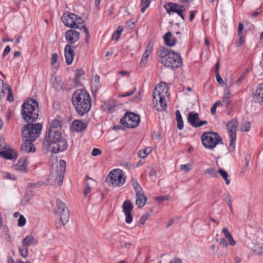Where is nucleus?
I'll return each instance as SVG.
<instances>
[{
  "mask_svg": "<svg viewBox=\"0 0 263 263\" xmlns=\"http://www.w3.org/2000/svg\"><path fill=\"white\" fill-rule=\"evenodd\" d=\"M22 118L28 124L25 125L22 129V135L24 142L21 151L26 153L32 151L33 148V98L26 100L22 105Z\"/></svg>",
  "mask_w": 263,
  "mask_h": 263,
  "instance_id": "1",
  "label": "nucleus"
},
{
  "mask_svg": "<svg viewBox=\"0 0 263 263\" xmlns=\"http://www.w3.org/2000/svg\"><path fill=\"white\" fill-rule=\"evenodd\" d=\"M71 101L77 114L82 116L87 114L91 106V98L85 89H79L72 94Z\"/></svg>",
  "mask_w": 263,
  "mask_h": 263,
  "instance_id": "2",
  "label": "nucleus"
},
{
  "mask_svg": "<svg viewBox=\"0 0 263 263\" xmlns=\"http://www.w3.org/2000/svg\"><path fill=\"white\" fill-rule=\"evenodd\" d=\"M53 130L48 129L46 132L44 144L55 154L65 151L67 147V143L62 137L61 131Z\"/></svg>",
  "mask_w": 263,
  "mask_h": 263,
  "instance_id": "3",
  "label": "nucleus"
},
{
  "mask_svg": "<svg viewBox=\"0 0 263 263\" xmlns=\"http://www.w3.org/2000/svg\"><path fill=\"white\" fill-rule=\"evenodd\" d=\"M50 173L47 179L49 185H53L57 182L59 186L62 184L64 172L66 168V162L60 160L58 165V159L53 155L50 157Z\"/></svg>",
  "mask_w": 263,
  "mask_h": 263,
  "instance_id": "4",
  "label": "nucleus"
},
{
  "mask_svg": "<svg viewBox=\"0 0 263 263\" xmlns=\"http://www.w3.org/2000/svg\"><path fill=\"white\" fill-rule=\"evenodd\" d=\"M168 88L165 83H159L153 90V104L155 108L158 111L166 109L167 106L166 97Z\"/></svg>",
  "mask_w": 263,
  "mask_h": 263,
  "instance_id": "5",
  "label": "nucleus"
},
{
  "mask_svg": "<svg viewBox=\"0 0 263 263\" xmlns=\"http://www.w3.org/2000/svg\"><path fill=\"white\" fill-rule=\"evenodd\" d=\"M160 62L167 67L176 68L182 65V59L179 53L168 50L163 47L159 52Z\"/></svg>",
  "mask_w": 263,
  "mask_h": 263,
  "instance_id": "6",
  "label": "nucleus"
},
{
  "mask_svg": "<svg viewBox=\"0 0 263 263\" xmlns=\"http://www.w3.org/2000/svg\"><path fill=\"white\" fill-rule=\"evenodd\" d=\"M201 140L203 146L210 150L215 148L219 143H223L220 135L214 132H204L201 135Z\"/></svg>",
  "mask_w": 263,
  "mask_h": 263,
  "instance_id": "7",
  "label": "nucleus"
},
{
  "mask_svg": "<svg viewBox=\"0 0 263 263\" xmlns=\"http://www.w3.org/2000/svg\"><path fill=\"white\" fill-rule=\"evenodd\" d=\"M126 181V177L123 171L119 168L110 171L107 176L105 182L109 186L119 187L123 185Z\"/></svg>",
  "mask_w": 263,
  "mask_h": 263,
  "instance_id": "8",
  "label": "nucleus"
},
{
  "mask_svg": "<svg viewBox=\"0 0 263 263\" xmlns=\"http://www.w3.org/2000/svg\"><path fill=\"white\" fill-rule=\"evenodd\" d=\"M57 209L54 210V213L55 215L60 216V220L62 224L57 223L56 227L57 229H60L62 225L66 224L69 219V212L66 204L61 200L57 199L56 201Z\"/></svg>",
  "mask_w": 263,
  "mask_h": 263,
  "instance_id": "9",
  "label": "nucleus"
},
{
  "mask_svg": "<svg viewBox=\"0 0 263 263\" xmlns=\"http://www.w3.org/2000/svg\"><path fill=\"white\" fill-rule=\"evenodd\" d=\"M140 122L139 116L132 112H127L120 119V123L125 127L133 128L136 127Z\"/></svg>",
  "mask_w": 263,
  "mask_h": 263,
  "instance_id": "10",
  "label": "nucleus"
},
{
  "mask_svg": "<svg viewBox=\"0 0 263 263\" xmlns=\"http://www.w3.org/2000/svg\"><path fill=\"white\" fill-rule=\"evenodd\" d=\"M166 11L168 14L171 13H177L184 20V15L183 12L185 11L186 9L183 5H178L175 3H168L167 6H165Z\"/></svg>",
  "mask_w": 263,
  "mask_h": 263,
  "instance_id": "11",
  "label": "nucleus"
},
{
  "mask_svg": "<svg viewBox=\"0 0 263 263\" xmlns=\"http://www.w3.org/2000/svg\"><path fill=\"white\" fill-rule=\"evenodd\" d=\"M65 37L67 45H72L79 40L80 33L75 29H69L66 31Z\"/></svg>",
  "mask_w": 263,
  "mask_h": 263,
  "instance_id": "12",
  "label": "nucleus"
},
{
  "mask_svg": "<svg viewBox=\"0 0 263 263\" xmlns=\"http://www.w3.org/2000/svg\"><path fill=\"white\" fill-rule=\"evenodd\" d=\"M123 212L126 216L125 221L127 223H130L133 220V216L131 214L133 210V204L132 202L128 200H125L122 205Z\"/></svg>",
  "mask_w": 263,
  "mask_h": 263,
  "instance_id": "13",
  "label": "nucleus"
},
{
  "mask_svg": "<svg viewBox=\"0 0 263 263\" xmlns=\"http://www.w3.org/2000/svg\"><path fill=\"white\" fill-rule=\"evenodd\" d=\"M33 243V236H28L23 240L22 245L19 248L20 255L25 258L28 256V247Z\"/></svg>",
  "mask_w": 263,
  "mask_h": 263,
  "instance_id": "14",
  "label": "nucleus"
},
{
  "mask_svg": "<svg viewBox=\"0 0 263 263\" xmlns=\"http://www.w3.org/2000/svg\"><path fill=\"white\" fill-rule=\"evenodd\" d=\"M76 46L71 45H66L64 48V55L66 63L67 65L72 63L75 55L74 49Z\"/></svg>",
  "mask_w": 263,
  "mask_h": 263,
  "instance_id": "15",
  "label": "nucleus"
},
{
  "mask_svg": "<svg viewBox=\"0 0 263 263\" xmlns=\"http://www.w3.org/2000/svg\"><path fill=\"white\" fill-rule=\"evenodd\" d=\"M76 14L72 13H64L61 16V21L64 24L68 27L74 28L76 26L74 21H76Z\"/></svg>",
  "mask_w": 263,
  "mask_h": 263,
  "instance_id": "16",
  "label": "nucleus"
},
{
  "mask_svg": "<svg viewBox=\"0 0 263 263\" xmlns=\"http://www.w3.org/2000/svg\"><path fill=\"white\" fill-rule=\"evenodd\" d=\"M87 126V123L77 120L73 121L71 124V128L72 130L76 132H81L85 130L86 129Z\"/></svg>",
  "mask_w": 263,
  "mask_h": 263,
  "instance_id": "17",
  "label": "nucleus"
},
{
  "mask_svg": "<svg viewBox=\"0 0 263 263\" xmlns=\"http://www.w3.org/2000/svg\"><path fill=\"white\" fill-rule=\"evenodd\" d=\"M136 204L139 208L143 207L147 202V197L144 193V191L136 193Z\"/></svg>",
  "mask_w": 263,
  "mask_h": 263,
  "instance_id": "18",
  "label": "nucleus"
},
{
  "mask_svg": "<svg viewBox=\"0 0 263 263\" xmlns=\"http://www.w3.org/2000/svg\"><path fill=\"white\" fill-rule=\"evenodd\" d=\"M116 106V103L114 100H108L104 102L101 105L102 110L108 114H111L114 111V107Z\"/></svg>",
  "mask_w": 263,
  "mask_h": 263,
  "instance_id": "19",
  "label": "nucleus"
},
{
  "mask_svg": "<svg viewBox=\"0 0 263 263\" xmlns=\"http://www.w3.org/2000/svg\"><path fill=\"white\" fill-rule=\"evenodd\" d=\"M188 122L194 127H198V124L200 122L199 114L197 112H190L187 116Z\"/></svg>",
  "mask_w": 263,
  "mask_h": 263,
  "instance_id": "20",
  "label": "nucleus"
},
{
  "mask_svg": "<svg viewBox=\"0 0 263 263\" xmlns=\"http://www.w3.org/2000/svg\"><path fill=\"white\" fill-rule=\"evenodd\" d=\"M253 98L256 102L263 103V83L257 86Z\"/></svg>",
  "mask_w": 263,
  "mask_h": 263,
  "instance_id": "21",
  "label": "nucleus"
},
{
  "mask_svg": "<svg viewBox=\"0 0 263 263\" xmlns=\"http://www.w3.org/2000/svg\"><path fill=\"white\" fill-rule=\"evenodd\" d=\"M165 44L169 47L174 46L176 43V38L173 37L170 31L166 32L163 36Z\"/></svg>",
  "mask_w": 263,
  "mask_h": 263,
  "instance_id": "22",
  "label": "nucleus"
},
{
  "mask_svg": "<svg viewBox=\"0 0 263 263\" xmlns=\"http://www.w3.org/2000/svg\"><path fill=\"white\" fill-rule=\"evenodd\" d=\"M227 126L229 135H236L238 126V122L236 119L229 121Z\"/></svg>",
  "mask_w": 263,
  "mask_h": 263,
  "instance_id": "23",
  "label": "nucleus"
},
{
  "mask_svg": "<svg viewBox=\"0 0 263 263\" xmlns=\"http://www.w3.org/2000/svg\"><path fill=\"white\" fill-rule=\"evenodd\" d=\"M27 164L26 159H21L15 165V169L19 171L26 172L27 171Z\"/></svg>",
  "mask_w": 263,
  "mask_h": 263,
  "instance_id": "24",
  "label": "nucleus"
},
{
  "mask_svg": "<svg viewBox=\"0 0 263 263\" xmlns=\"http://www.w3.org/2000/svg\"><path fill=\"white\" fill-rule=\"evenodd\" d=\"M222 232L223 233L226 238L228 239L229 241V245L231 246H234L236 244V242L234 240L232 234L230 233L228 229L226 228H224L222 230Z\"/></svg>",
  "mask_w": 263,
  "mask_h": 263,
  "instance_id": "25",
  "label": "nucleus"
},
{
  "mask_svg": "<svg viewBox=\"0 0 263 263\" xmlns=\"http://www.w3.org/2000/svg\"><path fill=\"white\" fill-rule=\"evenodd\" d=\"M42 128V123H34V141L40 136Z\"/></svg>",
  "mask_w": 263,
  "mask_h": 263,
  "instance_id": "26",
  "label": "nucleus"
},
{
  "mask_svg": "<svg viewBox=\"0 0 263 263\" xmlns=\"http://www.w3.org/2000/svg\"><path fill=\"white\" fill-rule=\"evenodd\" d=\"M0 156L7 159H13L14 156L12 151L10 149L2 151L0 153Z\"/></svg>",
  "mask_w": 263,
  "mask_h": 263,
  "instance_id": "27",
  "label": "nucleus"
},
{
  "mask_svg": "<svg viewBox=\"0 0 263 263\" xmlns=\"http://www.w3.org/2000/svg\"><path fill=\"white\" fill-rule=\"evenodd\" d=\"M152 151L150 147H147L144 149L140 150L138 153V156L139 158H145Z\"/></svg>",
  "mask_w": 263,
  "mask_h": 263,
  "instance_id": "28",
  "label": "nucleus"
},
{
  "mask_svg": "<svg viewBox=\"0 0 263 263\" xmlns=\"http://www.w3.org/2000/svg\"><path fill=\"white\" fill-rule=\"evenodd\" d=\"M123 30V28L122 26H118L116 31L115 32H114V33L112 35V36H111L112 39L115 41H117L119 39Z\"/></svg>",
  "mask_w": 263,
  "mask_h": 263,
  "instance_id": "29",
  "label": "nucleus"
},
{
  "mask_svg": "<svg viewBox=\"0 0 263 263\" xmlns=\"http://www.w3.org/2000/svg\"><path fill=\"white\" fill-rule=\"evenodd\" d=\"M61 128V122L58 120H54L50 124V126L49 129H54L53 130L60 131Z\"/></svg>",
  "mask_w": 263,
  "mask_h": 263,
  "instance_id": "30",
  "label": "nucleus"
},
{
  "mask_svg": "<svg viewBox=\"0 0 263 263\" xmlns=\"http://www.w3.org/2000/svg\"><path fill=\"white\" fill-rule=\"evenodd\" d=\"M5 90L6 93H8L7 100L10 102H13L14 100V96L10 86L8 85H5Z\"/></svg>",
  "mask_w": 263,
  "mask_h": 263,
  "instance_id": "31",
  "label": "nucleus"
},
{
  "mask_svg": "<svg viewBox=\"0 0 263 263\" xmlns=\"http://www.w3.org/2000/svg\"><path fill=\"white\" fill-rule=\"evenodd\" d=\"M253 250L258 255L263 254V242L257 243L253 247Z\"/></svg>",
  "mask_w": 263,
  "mask_h": 263,
  "instance_id": "32",
  "label": "nucleus"
},
{
  "mask_svg": "<svg viewBox=\"0 0 263 263\" xmlns=\"http://www.w3.org/2000/svg\"><path fill=\"white\" fill-rule=\"evenodd\" d=\"M132 184L135 190L136 193H139L140 192L143 191L141 185L138 182L137 180L135 179L134 178H132Z\"/></svg>",
  "mask_w": 263,
  "mask_h": 263,
  "instance_id": "33",
  "label": "nucleus"
},
{
  "mask_svg": "<svg viewBox=\"0 0 263 263\" xmlns=\"http://www.w3.org/2000/svg\"><path fill=\"white\" fill-rule=\"evenodd\" d=\"M230 143L229 145V148L231 152H233L235 150V142L236 135H229Z\"/></svg>",
  "mask_w": 263,
  "mask_h": 263,
  "instance_id": "34",
  "label": "nucleus"
},
{
  "mask_svg": "<svg viewBox=\"0 0 263 263\" xmlns=\"http://www.w3.org/2000/svg\"><path fill=\"white\" fill-rule=\"evenodd\" d=\"M218 173H219L220 174L221 177L224 180L226 184H227V185L230 184V180L228 179V177H229L228 173L226 171H225L222 169H219L218 171Z\"/></svg>",
  "mask_w": 263,
  "mask_h": 263,
  "instance_id": "35",
  "label": "nucleus"
},
{
  "mask_svg": "<svg viewBox=\"0 0 263 263\" xmlns=\"http://www.w3.org/2000/svg\"><path fill=\"white\" fill-rule=\"evenodd\" d=\"M76 21H74V24H76V26L74 27V28H80V29H82V27H80L79 25L83 24L85 21L80 16H79L76 15Z\"/></svg>",
  "mask_w": 263,
  "mask_h": 263,
  "instance_id": "36",
  "label": "nucleus"
},
{
  "mask_svg": "<svg viewBox=\"0 0 263 263\" xmlns=\"http://www.w3.org/2000/svg\"><path fill=\"white\" fill-rule=\"evenodd\" d=\"M150 2L151 0H141V5L142 6L141 11L142 13L144 12L145 10L148 7Z\"/></svg>",
  "mask_w": 263,
  "mask_h": 263,
  "instance_id": "37",
  "label": "nucleus"
},
{
  "mask_svg": "<svg viewBox=\"0 0 263 263\" xmlns=\"http://www.w3.org/2000/svg\"><path fill=\"white\" fill-rule=\"evenodd\" d=\"M230 95L231 93L230 90H228V91L224 93V96L223 97L222 101L226 104L227 106H229L230 104Z\"/></svg>",
  "mask_w": 263,
  "mask_h": 263,
  "instance_id": "38",
  "label": "nucleus"
},
{
  "mask_svg": "<svg viewBox=\"0 0 263 263\" xmlns=\"http://www.w3.org/2000/svg\"><path fill=\"white\" fill-rule=\"evenodd\" d=\"M37 110V113L35 112L34 113V122H35L39 117V104L37 101L36 100L34 99V111H36Z\"/></svg>",
  "mask_w": 263,
  "mask_h": 263,
  "instance_id": "39",
  "label": "nucleus"
},
{
  "mask_svg": "<svg viewBox=\"0 0 263 263\" xmlns=\"http://www.w3.org/2000/svg\"><path fill=\"white\" fill-rule=\"evenodd\" d=\"M152 210H150V213H145L140 218L139 222L141 224H144L146 221V220L149 218L150 216V214L152 213Z\"/></svg>",
  "mask_w": 263,
  "mask_h": 263,
  "instance_id": "40",
  "label": "nucleus"
},
{
  "mask_svg": "<svg viewBox=\"0 0 263 263\" xmlns=\"http://www.w3.org/2000/svg\"><path fill=\"white\" fill-rule=\"evenodd\" d=\"M251 128V123L249 121L246 122L241 127V131L249 132Z\"/></svg>",
  "mask_w": 263,
  "mask_h": 263,
  "instance_id": "41",
  "label": "nucleus"
},
{
  "mask_svg": "<svg viewBox=\"0 0 263 263\" xmlns=\"http://www.w3.org/2000/svg\"><path fill=\"white\" fill-rule=\"evenodd\" d=\"M205 174H208L213 177H217V173L213 168H209L204 171Z\"/></svg>",
  "mask_w": 263,
  "mask_h": 263,
  "instance_id": "42",
  "label": "nucleus"
},
{
  "mask_svg": "<svg viewBox=\"0 0 263 263\" xmlns=\"http://www.w3.org/2000/svg\"><path fill=\"white\" fill-rule=\"evenodd\" d=\"M247 72H244L241 74L238 80L236 81V84L237 85H240L247 76Z\"/></svg>",
  "mask_w": 263,
  "mask_h": 263,
  "instance_id": "43",
  "label": "nucleus"
},
{
  "mask_svg": "<svg viewBox=\"0 0 263 263\" xmlns=\"http://www.w3.org/2000/svg\"><path fill=\"white\" fill-rule=\"evenodd\" d=\"M152 49H153V46L151 45V44L150 43H149L146 46V50L144 53L143 55L148 57L149 55L151 54Z\"/></svg>",
  "mask_w": 263,
  "mask_h": 263,
  "instance_id": "44",
  "label": "nucleus"
},
{
  "mask_svg": "<svg viewBox=\"0 0 263 263\" xmlns=\"http://www.w3.org/2000/svg\"><path fill=\"white\" fill-rule=\"evenodd\" d=\"M135 19H131L126 23V28L127 29H133L135 26Z\"/></svg>",
  "mask_w": 263,
  "mask_h": 263,
  "instance_id": "45",
  "label": "nucleus"
},
{
  "mask_svg": "<svg viewBox=\"0 0 263 263\" xmlns=\"http://www.w3.org/2000/svg\"><path fill=\"white\" fill-rule=\"evenodd\" d=\"M82 29H83L84 32L85 33V35H86L85 42L87 44H88L89 40L90 38V34H89V31H88L87 28L85 26L83 25L82 26Z\"/></svg>",
  "mask_w": 263,
  "mask_h": 263,
  "instance_id": "46",
  "label": "nucleus"
},
{
  "mask_svg": "<svg viewBox=\"0 0 263 263\" xmlns=\"http://www.w3.org/2000/svg\"><path fill=\"white\" fill-rule=\"evenodd\" d=\"M155 199L157 200L159 203L162 202L164 200H168L170 199L169 196H163L155 197Z\"/></svg>",
  "mask_w": 263,
  "mask_h": 263,
  "instance_id": "47",
  "label": "nucleus"
},
{
  "mask_svg": "<svg viewBox=\"0 0 263 263\" xmlns=\"http://www.w3.org/2000/svg\"><path fill=\"white\" fill-rule=\"evenodd\" d=\"M216 241L219 242V244L223 248H227L228 245V243H227L226 240L225 238H221L219 239H216Z\"/></svg>",
  "mask_w": 263,
  "mask_h": 263,
  "instance_id": "48",
  "label": "nucleus"
},
{
  "mask_svg": "<svg viewBox=\"0 0 263 263\" xmlns=\"http://www.w3.org/2000/svg\"><path fill=\"white\" fill-rule=\"evenodd\" d=\"M26 221L25 218L23 215H20L17 224L19 227H23L25 224Z\"/></svg>",
  "mask_w": 263,
  "mask_h": 263,
  "instance_id": "49",
  "label": "nucleus"
},
{
  "mask_svg": "<svg viewBox=\"0 0 263 263\" xmlns=\"http://www.w3.org/2000/svg\"><path fill=\"white\" fill-rule=\"evenodd\" d=\"M238 36L239 39L236 42V45L237 47H240L242 45L243 42H244L243 35H240Z\"/></svg>",
  "mask_w": 263,
  "mask_h": 263,
  "instance_id": "50",
  "label": "nucleus"
},
{
  "mask_svg": "<svg viewBox=\"0 0 263 263\" xmlns=\"http://www.w3.org/2000/svg\"><path fill=\"white\" fill-rule=\"evenodd\" d=\"M152 136L153 139H155L156 140H161L162 139L161 133L159 132H156V131L154 132L152 134Z\"/></svg>",
  "mask_w": 263,
  "mask_h": 263,
  "instance_id": "51",
  "label": "nucleus"
},
{
  "mask_svg": "<svg viewBox=\"0 0 263 263\" xmlns=\"http://www.w3.org/2000/svg\"><path fill=\"white\" fill-rule=\"evenodd\" d=\"M84 74V71L82 69H78L77 70V74L75 76V80H78L79 78Z\"/></svg>",
  "mask_w": 263,
  "mask_h": 263,
  "instance_id": "52",
  "label": "nucleus"
},
{
  "mask_svg": "<svg viewBox=\"0 0 263 263\" xmlns=\"http://www.w3.org/2000/svg\"><path fill=\"white\" fill-rule=\"evenodd\" d=\"M59 59L58 54L57 53H54L52 54L51 58V64L54 66L57 64L58 60Z\"/></svg>",
  "mask_w": 263,
  "mask_h": 263,
  "instance_id": "53",
  "label": "nucleus"
},
{
  "mask_svg": "<svg viewBox=\"0 0 263 263\" xmlns=\"http://www.w3.org/2000/svg\"><path fill=\"white\" fill-rule=\"evenodd\" d=\"M102 154V151L97 148H94L91 152L92 156L96 157Z\"/></svg>",
  "mask_w": 263,
  "mask_h": 263,
  "instance_id": "54",
  "label": "nucleus"
},
{
  "mask_svg": "<svg viewBox=\"0 0 263 263\" xmlns=\"http://www.w3.org/2000/svg\"><path fill=\"white\" fill-rule=\"evenodd\" d=\"M148 61V57L143 55V57L141 60L140 65L141 67H144L146 65Z\"/></svg>",
  "mask_w": 263,
  "mask_h": 263,
  "instance_id": "55",
  "label": "nucleus"
},
{
  "mask_svg": "<svg viewBox=\"0 0 263 263\" xmlns=\"http://www.w3.org/2000/svg\"><path fill=\"white\" fill-rule=\"evenodd\" d=\"M5 85L7 84H5L4 86L0 87V99L4 98L6 94Z\"/></svg>",
  "mask_w": 263,
  "mask_h": 263,
  "instance_id": "56",
  "label": "nucleus"
},
{
  "mask_svg": "<svg viewBox=\"0 0 263 263\" xmlns=\"http://www.w3.org/2000/svg\"><path fill=\"white\" fill-rule=\"evenodd\" d=\"M180 168L182 170H184L186 172H189L191 168L190 167V165L189 164H183L180 166Z\"/></svg>",
  "mask_w": 263,
  "mask_h": 263,
  "instance_id": "57",
  "label": "nucleus"
},
{
  "mask_svg": "<svg viewBox=\"0 0 263 263\" xmlns=\"http://www.w3.org/2000/svg\"><path fill=\"white\" fill-rule=\"evenodd\" d=\"M86 187L84 191V194L85 196H86L87 194L90 192L91 187L89 185V183L87 181L86 183Z\"/></svg>",
  "mask_w": 263,
  "mask_h": 263,
  "instance_id": "58",
  "label": "nucleus"
},
{
  "mask_svg": "<svg viewBox=\"0 0 263 263\" xmlns=\"http://www.w3.org/2000/svg\"><path fill=\"white\" fill-rule=\"evenodd\" d=\"M177 127H178V128L179 130L182 129L183 128V122L182 119H179V120H177Z\"/></svg>",
  "mask_w": 263,
  "mask_h": 263,
  "instance_id": "59",
  "label": "nucleus"
},
{
  "mask_svg": "<svg viewBox=\"0 0 263 263\" xmlns=\"http://www.w3.org/2000/svg\"><path fill=\"white\" fill-rule=\"evenodd\" d=\"M243 29V25L242 22H239L238 25V35H242V32Z\"/></svg>",
  "mask_w": 263,
  "mask_h": 263,
  "instance_id": "60",
  "label": "nucleus"
},
{
  "mask_svg": "<svg viewBox=\"0 0 263 263\" xmlns=\"http://www.w3.org/2000/svg\"><path fill=\"white\" fill-rule=\"evenodd\" d=\"M10 50H11L10 47L9 46H7L6 47L5 49H4V52L3 54V57H4L6 56L7 54H8L10 52Z\"/></svg>",
  "mask_w": 263,
  "mask_h": 263,
  "instance_id": "61",
  "label": "nucleus"
},
{
  "mask_svg": "<svg viewBox=\"0 0 263 263\" xmlns=\"http://www.w3.org/2000/svg\"><path fill=\"white\" fill-rule=\"evenodd\" d=\"M216 77L217 81L219 84H221L223 83V81L222 80V79L221 78L219 73H216Z\"/></svg>",
  "mask_w": 263,
  "mask_h": 263,
  "instance_id": "62",
  "label": "nucleus"
},
{
  "mask_svg": "<svg viewBox=\"0 0 263 263\" xmlns=\"http://www.w3.org/2000/svg\"><path fill=\"white\" fill-rule=\"evenodd\" d=\"M136 88H135L132 91L126 93L122 94L119 96V97H126L132 95L135 91Z\"/></svg>",
  "mask_w": 263,
  "mask_h": 263,
  "instance_id": "63",
  "label": "nucleus"
},
{
  "mask_svg": "<svg viewBox=\"0 0 263 263\" xmlns=\"http://www.w3.org/2000/svg\"><path fill=\"white\" fill-rule=\"evenodd\" d=\"M248 165H249V161H247V160H246V164L241 169L242 173L244 174L246 172V171L247 170V167L248 166Z\"/></svg>",
  "mask_w": 263,
  "mask_h": 263,
  "instance_id": "64",
  "label": "nucleus"
}]
</instances>
